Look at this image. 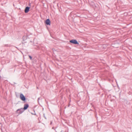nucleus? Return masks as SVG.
Masks as SVG:
<instances>
[{
	"instance_id": "nucleus-5",
	"label": "nucleus",
	"mask_w": 132,
	"mask_h": 132,
	"mask_svg": "<svg viewBox=\"0 0 132 132\" xmlns=\"http://www.w3.org/2000/svg\"><path fill=\"white\" fill-rule=\"evenodd\" d=\"M29 107V105L28 104H25L24 105V107L23 108L24 110H26Z\"/></svg>"
},
{
	"instance_id": "nucleus-8",
	"label": "nucleus",
	"mask_w": 132,
	"mask_h": 132,
	"mask_svg": "<svg viewBox=\"0 0 132 132\" xmlns=\"http://www.w3.org/2000/svg\"><path fill=\"white\" fill-rule=\"evenodd\" d=\"M29 58H30V59L31 60L32 58L30 56H29Z\"/></svg>"
},
{
	"instance_id": "nucleus-1",
	"label": "nucleus",
	"mask_w": 132,
	"mask_h": 132,
	"mask_svg": "<svg viewBox=\"0 0 132 132\" xmlns=\"http://www.w3.org/2000/svg\"><path fill=\"white\" fill-rule=\"evenodd\" d=\"M70 42L72 43L73 44H79L78 43L77 41L75 39H72L70 41Z\"/></svg>"
},
{
	"instance_id": "nucleus-9",
	"label": "nucleus",
	"mask_w": 132,
	"mask_h": 132,
	"mask_svg": "<svg viewBox=\"0 0 132 132\" xmlns=\"http://www.w3.org/2000/svg\"><path fill=\"white\" fill-rule=\"evenodd\" d=\"M77 16L79 17V16Z\"/></svg>"
},
{
	"instance_id": "nucleus-4",
	"label": "nucleus",
	"mask_w": 132,
	"mask_h": 132,
	"mask_svg": "<svg viewBox=\"0 0 132 132\" xmlns=\"http://www.w3.org/2000/svg\"><path fill=\"white\" fill-rule=\"evenodd\" d=\"M50 21L49 19H47L45 21V23L47 25H50Z\"/></svg>"
},
{
	"instance_id": "nucleus-3",
	"label": "nucleus",
	"mask_w": 132,
	"mask_h": 132,
	"mask_svg": "<svg viewBox=\"0 0 132 132\" xmlns=\"http://www.w3.org/2000/svg\"><path fill=\"white\" fill-rule=\"evenodd\" d=\"M23 109V108H21L18 109L17 111V113L19 114H21L24 111Z\"/></svg>"
},
{
	"instance_id": "nucleus-6",
	"label": "nucleus",
	"mask_w": 132,
	"mask_h": 132,
	"mask_svg": "<svg viewBox=\"0 0 132 132\" xmlns=\"http://www.w3.org/2000/svg\"><path fill=\"white\" fill-rule=\"evenodd\" d=\"M30 8L28 7H26L25 10V12L26 13H28L29 10Z\"/></svg>"
},
{
	"instance_id": "nucleus-2",
	"label": "nucleus",
	"mask_w": 132,
	"mask_h": 132,
	"mask_svg": "<svg viewBox=\"0 0 132 132\" xmlns=\"http://www.w3.org/2000/svg\"><path fill=\"white\" fill-rule=\"evenodd\" d=\"M20 98L22 101H24L26 100V98L25 96L22 94H20Z\"/></svg>"
},
{
	"instance_id": "nucleus-7",
	"label": "nucleus",
	"mask_w": 132,
	"mask_h": 132,
	"mask_svg": "<svg viewBox=\"0 0 132 132\" xmlns=\"http://www.w3.org/2000/svg\"><path fill=\"white\" fill-rule=\"evenodd\" d=\"M127 14V13H124V16H125V15H126V14Z\"/></svg>"
}]
</instances>
